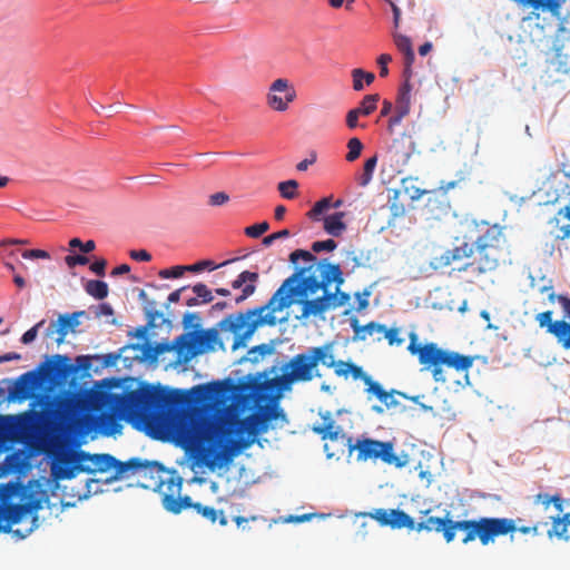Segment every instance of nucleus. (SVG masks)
Returning a JSON list of instances; mask_svg holds the SVG:
<instances>
[{"label": "nucleus", "mask_w": 570, "mask_h": 570, "mask_svg": "<svg viewBox=\"0 0 570 570\" xmlns=\"http://www.w3.org/2000/svg\"><path fill=\"white\" fill-rule=\"evenodd\" d=\"M165 397L154 387L121 394L90 390L61 400L57 416L67 422L66 430L79 434L117 436L121 419L141 422L155 439L173 440L197 452L210 469H222L267 431V420L252 414L243 420L230 410L215 417L184 412L164 413Z\"/></svg>", "instance_id": "obj_1"}, {"label": "nucleus", "mask_w": 570, "mask_h": 570, "mask_svg": "<svg viewBox=\"0 0 570 570\" xmlns=\"http://www.w3.org/2000/svg\"><path fill=\"white\" fill-rule=\"evenodd\" d=\"M344 279L338 265L326 262L312 263L286 278L266 305L230 314L218 323L223 333L233 335L232 350L245 347L259 326L275 325L286 317H277L293 304L302 306L298 318L322 316L330 309L343 306L348 295L340 293Z\"/></svg>", "instance_id": "obj_2"}, {"label": "nucleus", "mask_w": 570, "mask_h": 570, "mask_svg": "<svg viewBox=\"0 0 570 570\" xmlns=\"http://www.w3.org/2000/svg\"><path fill=\"white\" fill-rule=\"evenodd\" d=\"M0 494L4 500L17 498L20 501L0 509V532L12 533L17 539L27 538L38 528L37 513L49 500L46 482L8 483L1 488Z\"/></svg>", "instance_id": "obj_3"}, {"label": "nucleus", "mask_w": 570, "mask_h": 570, "mask_svg": "<svg viewBox=\"0 0 570 570\" xmlns=\"http://www.w3.org/2000/svg\"><path fill=\"white\" fill-rule=\"evenodd\" d=\"M128 472L139 475L137 481L139 487L158 492L167 511L177 514L191 505V499L188 495H180L183 479L176 471L166 470L158 462L131 459L119 466L118 475L125 478Z\"/></svg>", "instance_id": "obj_4"}, {"label": "nucleus", "mask_w": 570, "mask_h": 570, "mask_svg": "<svg viewBox=\"0 0 570 570\" xmlns=\"http://www.w3.org/2000/svg\"><path fill=\"white\" fill-rule=\"evenodd\" d=\"M334 346V343H326L296 354L283 366V374L273 380L274 386L279 391H286L291 390L293 383L309 382L321 377L318 364L333 368L337 375L338 365L344 364L345 361L335 360Z\"/></svg>", "instance_id": "obj_5"}, {"label": "nucleus", "mask_w": 570, "mask_h": 570, "mask_svg": "<svg viewBox=\"0 0 570 570\" xmlns=\"http://www.w3.org/2000/svg\"><path fill=\"white\" fill-rule=\"evenodd\" d=\"M410 345L407 350L417 355L420 363L425 370L432 371L433 379L436 382H445L442 366L453 367L456 371H466L472 366L470 357L460 355L456 352L439 348L436 344L430 343L423 346L416 344L417 336L415 333L410 334Z\"/></svg>", "instance_id": "obj_6"}, {"label": "nucleus", "mask_w": 570, "mask_h": 570, "mask_svg": "<svg viewBox=\"0 0 570 570\" xmlns=\"http://www.w3.org/2000/svg\"><path fill=\"white\" fill-rule=\"evenodd\" d=\"M346 446L350 454L357 452V461L365 462L367 460H382L384 463L403 468L409 463V455L405 452L394 454L393 444L391 442H382L372 439H357L355 442L352 438L346 439Z\"/></svg>", "instance_id": "obj_7"}, {"label": "nucleus", "mask_w": 570, "mask_h": 570, "mask_svg": "<svg viewBox=\"0 0 570 570\" xmlns=\"http://www.w3.org/2000/svg\"><path fill=\"white\" fill-rule=\"evenodd\" d=\"M459 530L465 532L463 543L479 538L483 546L494 541L495 537L503 535L515 530L512 519L507 518H482L479 521L463 520L458 523Z\"/></svg>", "instance_id": "obj_8"}, {"label": "nucleus", "mask_w": 570, "mask_h": 570, "mask_svg": "<svg viewBox=\"0 0 570 570\" xmlns=\"http://www.w3.org/2000/svg\"><path fill=\"white\" fill-rule=\"evenodd\" d=\"M551 303H558L563 317L561 320H552V312L547 311L537 314L535 321L541 328L551 334L557 343L566 351H570V298L562 295H556L553 292L549 294Z\"/></svg>", "instance_id": "obj_9"}, {"label": "nucleus", "mask_w": 570, "mask_h": 570, "mask_svg": "<svg viewBox=\"0 0 570 570\" xmlns=\"http://www.w3.org/2000/svg\"><path fill=\"white\" fill-rule=\"evenodd\" d=\"M175 346L178 354L186 361L200 354L224 350L219 334L214 328L181 334L176 338Z\"/></svg>", "instance_id": "obj_10"}, {"label": "nucleus", "mask_w": 570, "mask_h": 570, "mask_svg": "<svg viewBox=\"0 0 570 570\" xmlns=\"http://www.w3.org/2000/svg\"><path fill=\"white\" fill-rule=\"evenodd\" d=\"M50 455V470L55 480H70L85 472L82 452L58 446Z\"/></svg>", "instance_id": "obj_11"}, {"label": "nucleus", "mask_w": 570, "mask_h": 570, "mask_svg": "<svg viewBox=\"0 0 570 570\" xmlns=\"http://www.w3.org/2000/svg\"><path fill=\"white\" fill-rule=\"evenodd\" d=\"M501 233L497 229H488V232L480 236L475 242L476 257L475 263L471 264L479 273H488L494 271L502 256L499 248Z\"/></svg>", "instance_id": "obj_12"}, {"label": "nucleus", "mask_w": 570, "mask_h": 570, "mask_svg": "<svg viewBox=\"0 0 570 570\" xmlns=\"http://www.w3.org/2000/svg\"><path fill=\"white\" fill-rule=\"evenodd\" d=\"M266 105L276 112H285L291 104L297 99V91L294 83L287 78L274 79L266 92Z\"/></svg>", "instance_id": "obj_13"}, {"label": "nucleus", "mask_w": 570, "mask_h": 570, "mask_svg": "<svg viewBox=\"0 0 570 570\" xmlns=\"http://www.w3.org/2000/svg\"><path fill=\"white\" fill-rule=\"evenodd\" d=\"M86 312H73L60 314L58 318L50 323L46 331V336L55 338L58 345L65 342L68 334L73 333L80 325V317L85 316Z\"/></svg>", "instance_id": "obj_14"}, {"label": "nucleus", "mask_w": 570, "mask_h": 570, "mask_svg": "<svg viewBox=\"0 0 570 570\" xmlns=\"http://www.w3.org/2000/svg\"><path fill=\"white\" fill-rule=\"evenodd\" d=\"M337 376L353 380H362L366 385V392L375 397H379L384 391L379 382H375L368 374H366L361 366L352 362H345L338 365Z\"/></svg>", "instance_id": "obj_15"}, {"label": "nucleus", "mask_w": 570, "mask_h": 570, "mask_svg": "<svg viewBox=\"0 0 570 570\" xmlns=\"http://www.w3.org/2000/svg\"><path fill=\"white\" fill-rule=\"evenodd\" d=\"M82 459H83V466L85 472H108L110 470L115 471V476L112 479H121L122 476L118 475L119 466L124 465L125 463L117 461L112 455L110 454H86L82 452Z\"/></svg>", "instance_id": "obj_16"}, {"label": "nucleus", "mask_w": 570, "mask_h": 570, "mask_svg": "<svg viewBox=\"0 0 570 570\" xmlns=\"http://www.w3.org/2000/svg\"><path fill=\"white\" fill-rule=\"evenodd\" d=\"M322 423L315 425L313 431L322 436L323 440L336 441L340 439L346 440L348 436L345 433V429L342 424H337L330 411L320 412Z\"/></svg>", "instance_id": "obj_17"}, {"label": "nucleus", "mask_w": 570, "mask_h": 570, "mask_svg": "<svg viewBox=\"0 0 570 570\" xmlns=\"http://www.w3.org/2000/svg\"><path fill=\"white\" fill-rule=\"evenodd\" d=\"M548 233L556 239L570 237V206L560 209L558 214L549 220Z\"/></svg>", "instance_id": "obj_18"}, {"label": "nucleus", "mask_w": 570, "mask_h": 570, "mask_svg": "<svg viewBox=\"0 0 570 570\" xmlns=\"http://www.w3.org/2000/svg\"><path fill=\"white\" fill-rule=\"evenodd\" d=\"M257 281L258 274L249 271L242 272L237 278L233 281L232 287L234 289H239L242 285H245V288H243V294L235 298L237 304L244 302L246 298L254 294Z\"/></svg>", "instance_id": "obj_19"}, {"label": "nucleus", "mask_w": 570, "mask_h": 570, "mask_svg": "<svg viewBox=\"0 0 570 570\" xmlns=\"http://www.w3.org/2000/svg\"><path fill=\"white\" fill-rule=\"evenodd\" d=\"M344 217L345 214L343 212H336L334 214L327 215L323 220L324 230L331 236H341L346 229V225L343 222Z\"/></svg>", "instance_id": "obj_20"}, {"label": "nucleus", "mask_w": 570, "mask_h": 570, "mask_svg": "<svg viewBox=\"0 0 570 570\" xmlns=\"http://www.w3.org/2000/svg\"><path fill=\"white\" fill-rule=\"evenodd\" d=\"M274 352L275 346L273 344L264 343L248 350L246 355L243 356L237 363L243 364L245 362H250L253 364H257L262 362L266 356L272 355Z\"/></svg>", "instance_id": "obj_21"}, {"label": "nucleus", "mask_w": 570, "mask_h": 570, "mask_svg": "<svg viewBox=\"0 0 570 570\" xmlns=\"http://www.w3.org/2000/svg\"><path fill=\"white\" fill-rule=\"evenodd\" d=\"M552 527L548 531L549 538L557 537L559 539H569L570 513H566L562 518L551 515Z\"/></svg>", "instance_id": "obj_22"}, {"label": "nucleus", "mask_w": 570, "mask_h": 570, "mask_svg": "<svg viewBox=\"0 0 570 570\" xmlns=\"http://www.w3.org/2000/svg\"><path fill=\"white\" fill-rule=\"evenodd\" d=\"M189 508H194L197 511V513L202 514L204 518L208 519L213 523L218 520L222 525L227 524V519L224 515L223 511H218L215 510L214 508L205 507L200 503L193 502L191 505H189ZM186 509H188V507Z\"/></svg>", "instance_id": "obj_23"}, {"label": "nucleus", "mask_w": 570, "mask_h": 570, "mask_svg": "<svg viewBox=\"0 0 570 570\" xmlns=\"http://www.w3.org/2000/svg\"><path fill=\"white\" fill-rule=\"evenodd\" d=\"M387 525L392 528L401 529V528H414L413 519L401 510H390V517L387 520Z\"/></svg>", "instance_id": "obj_24"}, {"label": "nucleus", "mask_w": 570, "mask_h": 570, "mask_svg": "<svg viewBox=\"0 0 570 570\" xmlns=\"http://www.w3.org/2000/svg\"><path fill=\"white\" fill-rule=\"evenodd\" d=\"M393 40L396 48L405 56L406 62L409 65L412 63L414 60V51L411 39L402 33L394 32Z\"/></svg>", "instance_id": "obj_25"}, {"label": "nucleus", "mask_w": 570, "mask_h": 570, "mask_svg": "<svg viewBox=\"0 0 570 570\" xmlns=\"http://www.w3.org/2000/svg\"><path fill=\"white\" fill-rule=\"evenodd\" d=\"M330 209H332V197H324L314 204L307 216L314 222L324 220Z\"/></svg>", "instance_id": "obj_26"}, {"label": "nucleus", "mask_w": 570, "mask_h": 570, "mask_svg": "<svg viewBox=\"0 0 570 570\" xmlns=\"http://www.w3.org/2000/svg\"><path fill=\"white\" fill-rule=\"evenodd\" d=\"M355 334L360 340H365L368 336L379 335L377 340H382V333L385 331V326L379 323L371 322L364 326L354 327Z\"/></svg>", "instance_id": "obj_27"}, {"label": "nucleus", "mask_w": 570, "mask_h": 570, "mask_svg": "<svg viewBox=\"0 0 570 570\" xmlns=\"http://www.w3.org/2000/svg\"><path fill=\"white\" fill-rule=\"evenodd\" d=\"M411 109V96L407 86H404L397 97L395 112L401 117H406Z\"/></svg>", "instance_id": "obj_28"}, {"label": "nucleus", "mask_w": 570, "mask_h": 570, "mask_svg": "<svg viewBox=\"0 0 570 570\" xmlns=\"http://www.w3.org/2000/svg\"><path fill=\"white\" fill-rule=\"evenodd\" d=\"M86 292L97 299H102L108 295V285L102 281H88Z\"/></svg>", "instance_id": "obj_29"}, {"label": "nucleus", "mask_w": 570, "mask_h": 570, "mask_svg": "<svg viewBox=\"0 0 570 570\" xmlns=\"http://www.w3.org/2000/svg\"><path fill=\"white\" fill-rule=\"evenodd\" d=\"M111 481V479H107L104 483L100 479H88L86 481V492L83 493H78V498L81 500V499H87L89 495L91 494H97V493H100V492H104L105 490L102 489V485L104 484H109Z\"/></svg>", "instance_id": "obj_30"}, {"label": "nucleus", "mask_w": 570, "mask_h": 570, "mask_svg": "<svg viewBox=\"0 0 570 570\" xmlns=\"http://www.w3.org/2000/svg\"><path fill=\"white\" fill-rule=\"evenodd\" d=\"M353 77V88L356 91H361L364 89V85L362 83V79L365 80L366 85H371L374 80V75L372 72H365L362 69H354L352 71Z\"/></svg>", "instance_id": "obj_31"}, {"label": "nucleus", "mask_w": 570, "mask_h": 570, "mask_svg": "<svg viewBox=\"0 0 570 570\" xmlns=\"http://www.w3.org/2000/svg\"><path fill=\"white\" fill-rule=\"evenodd\" d=\"M277 188H278V191L281 193L282 197H284L286 199H293L297 195L296 190L298 188V183L294 179H289V180L279 183Z\"/></svg>", "instance_id": "obj_32"}, {"label": "nucleus", "mask_w": 570, "mask_h": 570, "mask_svg": "<svg viewBox=\"0 0 570 570\" xmlns=\"http://www.w3.org/2000/svg\"><path fill=\"white\" fill-rule=\"evenodd\" d=\"M448 519H442L439 517H430L424 522L419 523L416 527L417 530H428V531H436L441 532L444 523Z\"/></svg>", "instance_id": "obj_33"}, {"label": "nucleus", "mask_w": 570, "mask_h": 570, "mask_svg": "<svg viewBox=\"0 0 570 570\" xmlns=\"http://www.w3.org/2000/svg\"><path fill=\"white\" fill-rule=\"evenodd\" d=\"M348 153L346 155V159L348 161H354L360 157L361 151L363 149V145L358 138H351L347 144Z\"/></svg>", "instance_id": "obj_34"}, {"label": "nucleus", "mask_w": 570, "mask_h": 570, "mask_svg": "<svg viewBox=\"0 0 570 570\" xmlns=\"http://www.w3.org/2000/svg\"><path fill=\"white\" fill-rule=\"evenodd\" d=\"M458 523H462V521H453V520L448 519L446 522L444 523L441 532L443 533L446 542L453 541L455 538L456 531H460Z\"/></svg>", "instance_id": "obj_35"}, {"label": "nucleus", "mask_w": 570, "mask_h": 570, "mask_svg": "<svg viewBox=\"0 0 570 570\" xmlns=\"http://www.w3.org/2000/svg\"><path fill=\"white\" fill-rule=\"evenodd\" d=\"M377 101H379L377 95L365 96L361 102V107L358 108V109H361V114L364 116L370 115L372 111L375 110Z\"/></svg>", "instance_id": "obj_36"}, {"label": "nucleus", "mask_w": 570, "mask_h": 570, "mask_svg": "<svg viewBox=\"0 0 570 570\" xmlns=\"http://www.w3.org/2000/svg\"><path fill=\"white\" fill-rule=\"evenodd\" d=\"M454 259L452 258L451 250H446L441 256L434 257L430 262V266L432 269H439L449 266Z\"/></svg>", "instance_id": "obj_37"}, {"label": "nucleus", "mask_w": 570, "mask_h": 570, "mask_svg": "<svg viewBox=\"0 0 570 570\" xmlns=\"http://www.w3.org/2000/svg\"><path fill=\"white\" fill-rule=\"evenodd\" d=\"M377 158L376 156L368 158L364 164V173L362 177L361 184L363 186L367 185L373 176L374 169L376 167Z\"/></svg>", "instance_id": "obj_38"}, {"label": "nucleus", "mask_w": 570, "mask_h": 570, "mask_svg": "<svg viewBox=\"0 0 570 570\" xmlns=\"http://www.w3.org/2000/svg\"><path fill=\"white\" fill-rule=\"evenodd\" d=\"M451 253H452V258L454 261H459V259L472 256L474 254V249H473L472 245L464 243L463 245L452 249Z\"/></svg>", "instance_id": "obj_39"}, {"label": "nucleus", "mask_w": 570, "mask_h": 570, "mask_svg": "<svg viewBox=\"0 0 570 570\" xmlns=\"http://www.w3.org/2000/svg\"><path fill=\"white\" fill-rule=\"evenodd\" d=\"M383 338L387 340L390 345H401L404 340L400 337L399 328H387L382 333Z\"/></svg>", "instance_id": "obj_40"}, {"label": "nucleus", "mask_w": 570, "mask_h": 570, "mask_svg": "<svg viewBox=\"0 0 570 570\" xmlns=\"http://www.w3.org/2000/svg\"><path fill=\"white\" fill-rule=\"evenodd\" d=\"M356 517H366L370 515L377 520L381 524L387 525V520L390 517V510L377 509L373 513L358 512L355 514Z\"/></svg>", "instance_id": "obj_41"}, {"label": "nucleus", "mask_w": 570, "mask_h": 570, "mask_svg": "<svg viewBox=\"0 0 570 570\" xmlns=\"http://www.w3.org/2000/svg\"><path fill=\"white\" fill-rule=\"evenodd\" d=\"M228 263H229V261L224 262L220 265H215L212 261H200V262H198L196 264L186 266V268L189 272H200V271L206 269V268H208V269H216V268H218V267H220L223 265H226Z\"/></svg>", "instance_id": "obj_42"}, {"label": "nucleus", "mask_w": 570, "mask_h": 570, "mask_svg": "<svg viewBox=\"0 0 570 570\" xmlns=\"http://www.w3.org/2000/svg\"><path fill=\"white\" fill-rule=\"evenodd\" d=\"M193 292L196 294L198 298L202 299L203 303H209L213 301V295L210 289L204 284H197L193 287Z\"/></svg>", "instance_id": "obj_43"}, {"label": "nucleus", "mask_w": 570, "mask_h": 570, "mask_svg": "<svg viewBox=\"0 0 570 570\" xmlns=\"http://www.w3.org/2000/svg\"><path fill=\"white\" fill-rule=\"evenodd\" d=\"M269 228V225L267 222H263V223H259V224H255V225H252V226H248L246 229H245V233L247 236L249 237H259L261 235H263L265 232H267Z\"/></svg>", "instance_id": "obj_44"}, {"label": "nucleus", "mask_w": 570, "mask_h": 570, "mask_svg": "<svg viewBox=\"0 0 570 570\" xmlns=\"http://www.w3.org/2000/svg\"><path fill=\"white\" fill-rule=\"evenodd\" d=\"M214 389L210 385H198L193 389V394L196 400H208L212 397Z\"/></svg>", "instance_id": "obj_45"}, {"label": "nucleus", "mask_w": 570, "mask_h": 570, "mask_svg": "<svg viewBox=\"0 0 570 570\" xmlns=\"http://www.w3.org/2000/svg\"><path fill=\"white\" fill-rule=\"evenodd\" d=\"M187 271L186 266H175L173 268L161 269L159 276L161 278H178Z\"/></svg>", "instance_id": "obj_46"}, {"label": "nucleus", "mask_w": 570, "mask_h": 570, "mask_svg": "<svg viewBox=\"0 0 570 570\" xmlns=\"http://www.w3.org/2000/svg\"><path fill=\"white\" fill-rule=\"evenodd\" d=\"M31 376H32L31 373H26L20 377V381L17 382V384L14 386V394L17 397H20V399L28 397V394H29L28 389L26 387V385L23 383Z\"/></svg>", "instance_id": "obj_47"}, {"label": "nucleus", "mask_w": 570, "mask_h": 570, "mask_svg": "<svg viewBox=\"0 0 570 570\" xmlns=\"http://www.w3.org/2000/svg\"><path fill=\"white\" fill-rule=\"evenodd\" d=\"M538 500L541 501L546 509H548L550 504L553 503L557 514L562 512V503L558 497L550 498L548 495H538Z\"/></svg>", "instance_id": "obj_48"}, {"label": "nucleus", "mask_w": 570, "mask_h": 570, "mask_svg": "<svg viewBox=\"0 0 570 570\" xmlns=\"http://www.w3.org/2000/svg\"><path fill=\"white\" fill-rule=\"evenodd\" d=\"M24 259H49L50 255L48 252L42 249H26L21 253Z\"/></svg>", "instance_id": "obj_49"}, {"label": "nucleus", "mask_w": 570, "mask_h": 570, "mask_svg": "<svg viewBox=\"0 0 570 570\" xmlns=\"http://www.w3.org/2000/svg\"><path fill=\"white\" fill-rule=\"evenodd\" d=\"M335 247H336V243L333 239L318 240V242L313 243V245H312V249L316 253H320L323 250L331 252V250L335 249Z\"/></svg>", "instance_id": "obj_50"}, {"label": "nucleus", "mask_w": 570, "mask_h": 570, "mask_svg": "<svg viewBox=\"0 0 570 570\" xmlns=\"http://www.w3.org/2000/svg\"><path fill=\"white\" fill-rule=\"evenodd\" d=\"M289 259L293 264H297L298 259H304L305 262H313L314 256L309 252L297 249L291 254Z\"/></svg>", "instance_id": "obj_51"}, {"label": "nucleus", "mask_w": 570, "mask_h": 570, "mask_svg": "<svg viewBox=\"0 0 570 570\" xmlns=\"http://www.w3.org/2000/svg\"><path fill=\"white\" fill-rule=\"evenodd\" d=\"M45 323V321H41L39 323H37L33 327H31L30 330H28L21 337V342L23 344H30L31 342H33L38 335V328L40 326H42Z\"/></svg>", "instance_id": "obj_52"}, {"label": "nucleus", "mask_w": 570, "mask_h": 570, "mask_svg": "<svg viewBox=\"0 0 570 570\" xmlns=\"http://www.w3.org/2000/svg\"><path fill=\"white\" fill-rule=\"evenodd\" d=\"M228 200L229 196L224 191L215 193L209 197V204L212 206H222L226 204Z\"/></svg>", "instance_id": "obj_53"}, {"label": "nucleus", "mask_w": 570, "mask_h": 570, "mask_svg": "<svg viewBox=\"0 0 570 570\" xmlns=\"http://www.w3.org/2000/svg\"><path fill=\"white\" fill-rule=\"evenodd\" d=\"M289 236V232L287 229H282L277 233H274V234H271L268 236H266L264 239H263V244L266 245V246H269L273 244L274 240L276 239H279V238H286Z\"/></svg>", "instance_id": "obj_54"}, {"label": "nucleus", "mask_w": 570, "mask_h": 570, "mask_svg": "<svg viewBox=\"0 0 570 570\" xmlns=\"http://www.w3.org/2000/svg\"><path fill=\"white\" fill-rule=\"evenodd\" d=\"M129 255L132 259L139 262H149L151 259V255L145 249H132Z\"/></svg>", "instance_id": "obj_55"}, {"label": "nucleus", "mask_w": 570, "mask_h": 570, "mask_svg": "<svg viewBox=\"0 0 570 570\" xmlns=\"http://www.w3.org/2000/svg\"><path fill=\"white\" fill-rule=\"evenodd\" d=\"M65 261L69 267H73L76 265H86L88 263V258L81 255H69L65 258Z\"/></svg>", "instance_id": "obj_56"}, {"label": "nucleus", "mask_w": 570, "mask_h": 570, "mask_svg": "<svg viewBox=\"0 0 570 570\" xmlns=\"http://www.w3.org/2000/svg\"><path fill=\"white\" fill-rule=\"evenodd\" d=\"M360 115H362L361 109L357 108L352 109L347 112L346 122L350 128H355L357 126V119Z\"/></svg>", "instance_id": "obj_57"}, {"label": "nucleus", "mask_w": 570, "mask_h": 570, "mask_svg": "<svg viewBox=\"0 0 570 570\" xmlns=\"http://www.w3.org/2000/svg\"><path fill=\"white\" fill-rule=\"evenodd\" d=\"M392 60V57L390 55L383 53L379 57L377 62L381 67V76H386L389 72V69L386 65Z\"/></svg>", "instance_id": "obj_58"}, {"label": "nucleus", "mask_w": 570, "mask_h": 570, "mask_svg": "<svg viewBox=\"0 0 570 570\" xmlns=\"http://www.w3.org/2000/svg\"><path fill=\"white\" fill-rule=\"evenodd\" d=\"M105 268H106V261H104V259L96 261L95 263H92L90 265V269L99 276L105 275Z\"/></svg>", "instance_id": "obj_59"}, {"label": "nucleus", "mask_w": 570, "mask_h": 570, "mask_svg": "<svg viewBox=\"0 0 570 570\" xmlns=\"http://www.w3.org/2000/svg\"><path fill=\"white\" fill-rule=\"evenodd\" d=\"M382 403H384L387 407L393 406L396 404L394 396L392 393L383 391L381 395L377 397Z\"/></svg>", "instance_id": "obj_60"}, {"label": "nucleus", "mask_w": 570, "mask_h": 570, "mask_svg": "<svg viewBox=\"0 0 570 570\" xmlns=\"http://www.w3.org/2000/svg\"><path fill=\"white\" fill-rule=\"evenodd\" d=\"M315 514L313 513H306V514H302V515H289L286 521L287 522H305V521H309L314 518Z\"/></svg>", "instance_id": "obj_61"}, {"label": "nucleus", "mask_w": 570, "mask_h": 570, "mask_svg": "<svg viewBox=\"0 0 570 570\" xmlns=\"http://www.w3.org/2000/svg\"><path fill=\"white\" fill-rule=\"evenodd\" d=\"M392 12H393V20H394V27L399 28L400 24V18H401V10L400 8L392 1H389Z\"/></svg>", "instance_id": "obj_62"}, {"label": "nucleus", "mask_w": 570, "mask_h": 570, "mask_svg": "<svg viewBox=\"0 0 570 570\" xmlns=\"http://www.w3.org/2000/svg\"><path fill=\"white\" fill-rule=\"evenodd\" d=\"M315 160H316V155L312 154V157L309 159H304L297 164V169L299 171H304L308 168L309 165L314 164Z\"/></svg>", "instance_id": "obj_63"}, {"label": "nucleus", "mask_w": 570, "mask_h": 570, "mask_svg": "<svg viewBox=\"0 0 570 570\" xmlns=\"http://www.w3.org/2000/svg\"><path fill=\"white\" fill-rule=\"evenodd\" d=\"M357 299H358V308L360 309H363L365 307H367L368 305V296H370V292H364L363 294H357Z\"/></svg>", "instance_id": "obj_64"}]
</instances>
